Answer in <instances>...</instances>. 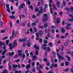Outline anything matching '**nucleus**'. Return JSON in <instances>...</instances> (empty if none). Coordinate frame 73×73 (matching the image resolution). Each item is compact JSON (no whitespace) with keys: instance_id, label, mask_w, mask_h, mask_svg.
I'll return each instance as SVG.
<instances>
[{"instance_id":"nucleus-1","label":"nucleus","mask_w":73,"mask_h":73,"mask_svg":"<svg viewBox=\"0 0 73 73\" xmlns=\"http://www.w3.org/2000/svg\"><path fill=\"white\" fill-rule=\"evenodd\" d=\"M45 31L46 33V35L48 36H46L45 37V39H46V40H48V38H49V37H50V34L49 33H48V32L50 31V29H49L48 30L47 29H46L45 30Z\"/></svg>"},{"instance_id":"nucleus-2","label":"nucleus","mask_w":73,"mask_h":73,"mask_svg":"<svg viewBox=\"0 0 73 73\" xmlns=\"http://www.w3.org/2000/svg\"><path fill=\"white\" fill-rule=\"evenodd\" d=\"M39 9H40V10L39 11V13L38 14H36V16H40V14L41 13H42V6H40L39 7Z\"/></svg>"},{"instance_id":"nucleus-3","label":"nucleus","mask_w":73,"mask_h":73,"mask_svg":"<svg viewBox=\"0 0 73 73\" xmlns=\"http://www.w3.org/2000/svg\"><path fill=\"white\" fill-rule=\"evenodd\" d=\"M47 16V14H44V18L42 19V21L43 22H45V21H47L48 19L46 17Z\"/></svg>"},{"instance_id":"nucleus-4","label":"nucleus","mask_w":73,"mask_h":73,"mask_svg":"<svg viewBox=\"0 0 73 73\" xmlns=\"http://www.w3.org/2000/svg\"><path fill=\"white\" fill-rule=\"evenodd\" d=\"M57 56L59 60H60V59H62V60H65V59H64V57H63L62 56L60 55L59 53L57 54Z\"/></svg>"},{"instance_id":"nucleus-5","label":"nucleus","mask_w":73,"mask_h":73,"mask_svg":"<svg viewBox=\"0 0 73 73\" xmlns=\"http://www.w3.org/2000/svg\"><path fill=\"white\" fill-rule=\"evenodd\" d=\"M58 66L57 64H52L50 66V68L52 69L53 67H56Z\"/></svg>"},{"instance_id":"nucleus-6","label":"nucleus","mask_w":73,"mask_h":73,"mask_svg":"<svg viewBox=\"0 0 73 73\" xmlns=\"http://www.w3.org/2000/svg\"><path fill=\"white\" fill-rule=\"evenodd\" d=\"M69 16H70V17H71V18H72V19H69L68 21H71V22L73 21V15H72L71 14H69Z\"/></svg>"},{"instance_id":"nucleus-7","label":"nucleus","mask_w":73,"mask_h":73,"mask_svg":"<svg viewBox=\"0 0 73 73\" xmlns=\"http://www.w3.org/2000/svg\"><path fill=\"white\" fill-rule=\"evenodd\" d=\"M15 34V31L13 30L12 32V36H10L9 38L10 40H11L12 38L13 37H14L15 36L14 35Z\"/></svg>"},{"instance_id":"nucleus-8","label":"nucleus","mask_w":73,"mask_h":73,"mask_svg":"<svg viewBox=\"0 0 73 73\" xmlns=\"http://www.w3.org/2000/svg\"><path fill=\"white\" fill-rule=\"evenodd\" d=\"M25 6V4L24 3H23L21 4V5H20L19 7V10H20V9L21 8H23V7H24Z\"/></svg>"},{"instance_id":"nucleus-9","label":"nucleus","mask_w":73,"mask_h":73,"mask_svg":"<svg viewBox=\"0 0 73 73\" xmlns=\"http://www.w3.org/2000/svg\"><path fill=\"white\" fill-rule=\"evenodd\" d=\"M23 52V51L21 50H18V53H19L18 55L20 57L21 56V54H22V52Z\"/></svg>"},{"instance_id":"nucleus-10","label":"nucleus","mask_w":73,"mask_h":73,"mask_svg":"<svg viewBox=\"0 0 73 73\" xmlns=\"http://www.w3.org/2000/svg\"><path fill=\"white\" fill-rule=\"evenodd\" d=\"M51 5L49 3V6L50 7V12H51V14H52V13H54V12H53V11H52V9L51 8Z\"/></svg>"},{"instance_id":"nucleus-11","label":"nucleus","mask_w":73,"mask_h":73,"mask_svg":"<svg viewBox=\"0 0 73 73\" xmlns=\"http://www.w3.org/2000/svg\"><path fill=\"white\" fill-rule=\"evenodd\" d=\"M39 33L40 36H42L43 35V31L42 30H40L39 31Z\"/></svg>"},{"instance_id":"nucleus-12","label":"nucleus","mask_w":73,"mask_h":73,"mask_svg":"<svg viewBox=\"0 0 73 73\" xmlns=\"http://www.w3.org/2000/svg\"><path fill=\"white\" fill-rule=\"evenodd\" d=\"M13 45L14 46H17V43L16 42V40H15L13 42Z\"/></svg>"},{"instance_id":"nucleus-13","label":"nucleus","mask_w":73,"mask_h":73,"mask_svg":"<svg viewBox=\"0 0 73 73\" xmlns=\"http://www.w3.org/2000/svg\"><path fill=\"white\" fill-rule=\"evenodd\" d=\"M30 31L31 32V34H34V32L33 31V29L31 28H29Z\"/></svg>"},{"instance_id":"nucleus-14","label":"nucleus","mask_w":73,"mask_h":73,"mask_svg":"<svg viewBox=\"0 0 73 73\" xmlns=\"http://www.w3.org/2000/svg\"><path fill=\"white\" fill-rule=\"evenodd\" d=\"M31 42H30L28 41L27 44V46L28 47H30V46H31Z\"/></svg>"},{"instance_id":"nucleus-15","label":"nucleus","mask_w":73,"mask_h":73,"mask_svg":"<svg viewBox=\"0 0 73 73\" xmlns=\"http://www.w3.org/2000/svg\"><path fill=\"white\" fill-rule=\"evenodd\" d=\"M4 45V42H2L0 41V47L1 48H2V45Z\"/></svg>"},{"instance_id":"nucleus-16","label":"nucleus","mask_w":73,"mask_h":73,"mask_svg":"<svg viewBox=\"0 0 73 73\" xmlns=\"http://www.w3.org/2000/svg\"><path fill=\"white\" fill-rule=\"evenodd\" d=\"M60 19L59 18H57L56 21V22L57 23H60Z\"/></svg>"},{"instance_id":"nucleus-17","label":"nucleus","mask_w":73,"mask_h":73,"mask_svg":"<svg viewBox=\"0 0 73 73\" xmlns=\"http://www.w3.org/2000/svg\"><path fill=\"white\" fill-rule=\"evenodd\" d=\"M66 58H67V60L69 61H70V57L69 56L67 55H66Z\"/></svg>"},{"instance_id":"nucleus-18","label":"nucleus","mask_w":73,"mask_h":73,"mask_svg":"<svg viewBox=\"0 0 73 73\" xmlns=\"http://www.w3.org/2000/svg\"><path fill=\"white\" fill-rule=\"evenodd\" d=\"M7 49H6L3 51H2V55H4L5 54V53L7 52Z\"/></svg>"},{"instance_id":"nucleus-19","label":"nucleus","mask_w":73,"mask_h":73,"mask_svg":"<svg viewBox=\"0 0 73 73\" xmlns=\"http://www.w3.org/2000/svg\"><path fill=\"white\" fill-rule=\"evenodd\" d=\"M9 55L10 56H12V55H14V54H15V53L14 52H12L11 53L9 52Z\"/></svg>"},{"instance_id":"nucleus-20","label":"nucleus","mask_w":73,"mask_h":73,"mask_svg":"<svg viewBox=\"0 0 73 73\" xmlns=\"http://www.w3.org/2000/svg\"><path fill=\"white\" fill-rule=\"evenodd\" d=\"M31 67V65L30 64H28L26 66V69H29Z\"/></svg>"},{"instance_id":"nucleus-21","label":"nucleus","mask_w":73,"mask_h":73,"mask_svg":"<svg viewBox=\"0 0 73 73\" xmlns=\"http://www.w3.org/2000/svg\"><path fill=\"white\" fill-rule=\"evenodd\" d=\"M27 3L29 5H31V2L29 1V0H27L26 1Z\"/></svg>"},{"instance_id":"nucleus-22","label":"nucleus","mask_w":73,"mask_h":73,"mask_svg":"<svg viewBox=\"0 0 73 73\" xmlns=\"http://www.w3.org/2000/svg\"><path fill=\"white\" fill-rule=\"evenodd\" d=\"M34 46L35 48H36L37 50H39V47L37 46V45L35 44Z\"/></svg>"},{"instance_id":"nucleus-23","label":"nucleus","mask_w":73,"mask_h":73,"mask_svg":"<svg viewBox=\"0 0 73 73\" xmlns=\"http://www.w3.org/2000/svg\"><path fill=\"white\" fill-rule=\"evenodd\" d=\"M9 46L10 49H12V44L11 43H10L9 44Z\"/></svg>"},{"instance_id":"nucleus-24","label":"nucleus","mask_w":73,"mask_h":73,"mask_svg":"<svg viewBox=\"0 0 73 73\" xmlns=\"http://www.w3.org/2000/svg\"><path fill=\"white\" fill-rule=\"evenodd\" d=\"M48 26V24L47 23H45L44 24V27L45 28L47 27Z\"/></svg>"},{"instance_id":"nucleus-25","label":"nucleus","mask_w":73,"mask_h":73,"mask_svg":"<svg viewBox=\"0 0 73 73\" xmlns=\"http://www.w3.org/2000/svg\"><path fill=\"white\" fill-rule=\"evenodd\" d=\"M33 58L32 59V60H34L35 59H36L37 58V56H33Z\"/></svg>"},{"instance_id":"nucleus-26","label":"nucleus","mask_w":73,"mask_h":73,"mask_svg":"<svg viewBox=\"0 0 73 73\" xmlns=\"http://www.w3.org/2000/svg\"><path fill=\"white\" fill-rule=\"evenodd\" d=\"M49 45L50 46H51V47H52L53 46V44L52 42H50L49 43Z\"/></svg>"},{"instance_id":"nucleus-27","label":"nucleus","mask_w":73,"mask_h":73,"mask_svg":"<svg viewBox=\"0 0 73 73\" xmlns=\"http://www.w3.org/2000/svg\"><path fill=\"white\" fill-rule=\"evenodd\" d=\"M66 4V2H65V1H63V3L62 4V6H63V7H64V6Z\"/></svg>"},{"instance_id":"nucleus-28","label":"nucleus","mask_w":73,"mask_h":73,"mask_svg":"<svg viewBox=\"0 0 73 73\" xmlns=\"http://www.w3.org/2000/svg\"><path fill=\"white\" fill-rule=\"evenodd\" d=\"M56 5L57 7H59V6H60V2L58 1H57L56 3Z\"/></svg>"},{"instance_id":"nucleus-29","label":"nucleus","mask_w":73,"mask_h":73,"mask_svg":"<svg viewBox=\"0 0 73 73\" xmlns=\"http://www.w3.org/2000/svg\"><path fill=\"white\" fill-rule=\"evenodd\" d=\"M35 54H36V55H38V50H36L35 52Z\"/></svg>"},{"instance_id":"nucleus-30","label":"nucleus","mask_w":73,"mask_h":73,"mask_svg":"<svg viewBox=\"0 0 73 73\" xmlns=\"http://www.w3.org/2000/svg\"><path fill=\"white\" fill-rule=\"evenodd\" d=\"M65 31L64 29V28H62L61 29V32H62V33H64V32H65Z\"/></svg>"},{"instance_id":"nucleus-31","label":"nucleus","mask_w":73,"mask_h":73,"mask_svg":"<svg viewBox=\"0 0 73 73\" xmlns=\"http://www.w3.org/2000/svg\"><path fill=\"white\" fill-rule=\"evenodd\" d=\"M9 40H7L6 41V45H8V43H9Z\"/></svg>"},{"instance_id":"nucleus-32","label":"nucleus","mask_w":73,"mask_h":73,"mask_svg":"<svg viewBox=\"0 0 73 73\" xmlns=\"http://www.w3.org/2000/svg\"><path fill=\"white\" fill-rule=\"evenodd\" d=\"M66 29L67 30H69V29H70V27H68V26H67L66 27Z\"/></svg>"},{"instance_id":"nucleus-33","label":"nucleus","mask_w":73,"mask_h":73,"mask_svg":"<svg viewBox=\"0 0 73 73\" xmlns=\"http://www.w3.org/2000/svg\"><path fill=\"white\" fill-rule=\"evenodd\" d=\"M28 7L29 8H31L32 10H33V6H32V5H31L30 6H29V5Z\"/></svg>"},{"instance_id":"nucleus-34","label":"nucleus","mask_w":73,"mask_h":73,"mask_svg":"<svg viewBox=\"0 0 73 73\" xmlns=\"http://www.w3.org/2000/svg\"><path fill=\"white\" fill-rule=\"evenodd\" d=\"M46 46V44H44L43 46H41V48L42 49L44 48V46Z\"/></svg>"},{"instance_id":"nucleus-35","label":"nucleus","mask_w":73,"mask_h":73,"mask_svg":"<svg viewBox=\"0 0 73 73\" xmlns=\"http://www.w3.org/2000/svg\"><path fill=\"white\" fill-rule=\"evenodd\" d=\"M36 24L35 22H33L32 23V26H33V27L36 26Z\"/></svg>"},{"instance_id":"nucleus-36","label":"nucleus","mask_w":73,"mask_h":73,"mask_svg":"<svg viewBox=\"0 0 73 73\" xmlns=\"http://www.w3.org/2000/svg\"><path fill=\"white\" fill-rule=\"evenodd\" d=\"M17 67V64H13V68H16Z\"/></svg>"},{"instance_id":"nucleus-37","label":"nucleus","mask_w":73,"mask_h":73,"mask_svg":"<svg viewBox=\"0 0 73 73\" xmlns=\"http://www.w3.org/2000/svg\"><path fill=\"white\" fill-rule=\"evenodd\" d=\"M23 47H25L27 46V43L25 42L23 44Z\"/></svg>"},{"instance_id":"nucleus-38","label":"nucleus","mask_w":73,"mask_h":73,"mask_svg":"<svg viewBox=\"0 0 73 73\" xmlns=\"http://www.w3.org/2000/svg\"><path fill=\"white\" fill-rule=\"evenodd\" d=\"M60 37H61V38H63V39L66 38V36H64L62 35Z\"/></svg>"},{"instance_id":"nucleus-39","label":"nucleus","mask_w":73,"mask_h":73,"mask_svg":"<svg viewBox=\"0 0 73 73\" xmlns=\"http://www.w3.org/2000/svg\"><path fill=\"white\" fill-rule=\"evenodd\" d=\"M23 42H25L27 41V38H24L23 39Z\"/></svg>"},{"instance_id":"nucleus-40","label":"nucleus","mask_w":73,"mask_h":73,"mask_svg":"<svg viewBox=\"0 0 73 73\" xmlns=\"http://www.w3.org/2000/svg\"><path fill=\"white\" fill-rule=\"evenodd\" d=\"M47 5H48L47 4H46L45 5V8H44V12H45L46 11V9H45V8H47Z\"/></svg>"},{"instance_id":"nucleus-41","label":"nucleus","mask_w":73,"mask_h":73,"mask_svg":"<svg viewBox=\"0 0 73 73\" xmlns=\"http://www.w3.org/2000/svg\"><path fill=\"white\" fill-rule=\"evenodd\" d=\"M9 17L11 19H15V17L13 15H12V16L10 15Z\"/></svg>"},{"instance_id":"nucleus-42","label":"nucleus","mask_w":73,"mask_h":73,"mask_svg":"<svg viewBox=\"0 0 73 73\" xmlns=\"http://www.w3.org/2000/svg\"><path fill=\"white\" fill-rule=\"evenodd\" d=\"M35 11L36 12H37L38 11V8L37 7H36L35 9Z\"/></svg>"},{"instance_id":"nucleus-43","label":"nucleus","mask_w":73,"mask_h":73,"mask_svg":"<svg viewBox=\"0 0 73 73\" xmlns=\"http://www.w3.org/2000/svg\"><path fill=\"white\" fill-rule=\"evenodd\" d=\"M33 29L34 30L35 32H37V29L36 27H34L33 28Z\"/></svg>"},{"instance_id":"nucleus-44","label":"nucleus","mask_w":73,"mask_h":73,"mask_svg":"<svg viewBox=\"0 0 73 73\" xmlns=\"http://www.w3.org/2000/svg\"><path fill=\"white\" fill-rule=\"evenodd\" d=\"M1 73H8V72L6 70H5L4 71L2 72Z\"/></svg>"},{"instance_id":"nucleus-45","label":"nucleus","mask_w":73,"mask_h":73,"mask_svg":"<svg viewBox=\"0 0 73 73\" xmlns=\"http://www.w3.org/2000/svg\"><path fill=\"white\" fill-rule=\"evenodd\" d=\"M65 64L66 65H69V62L68 61H66Z\"/></svg>"},{"instance_id":"nucleus-46","label":"nucleus","mask_w":73,"mask_h":73,"mask_svg":"<svg viewBox=\"0 0 73 73\" xmlns=\"http://www.w3.org/2000/svg\"><path fill=\"white\" fill-rule=\"evenodd\" d=\"M35 70H36V68L34 67L32 70V71L33 72H35Z\"/></svg>"},{"instance_id":"nucleus-47","label":"nucleus","mask_w":73,"mask_h":73,"mask_svg":"<svg viewBox=\"0 0 73 73\" xmlns=\"http://www.w3.org/2000/svg\"><path fill=\"white\" fill-rule=\"evenodd\" d=\"M69 35V33H67L65 34V36L66 37V38L67 36H68Z\"/></svg>"},{"instance_id":"nucleus-48","label":"nucleus","mask_w":73,"mask_h":73,"mask_svg":"<svg viewBox=\"0 0 73 73\" xmlns=\"http://www.w3.org/2000/svg\"><path fill=\"white\" fill-rule=\"evenodd\" d=\"M51 32L52 33H55V30L54 29H52L51 30Z\"/></svg>"},{"instance_id":"nucleus-49","label":"nucleus","mask_w":73,"mask_h":73,"mask_svg":"<svg viewBox=\"0 0 73 73\" xmlns=\"http://www.w3.org/2000/svg\"><path fill=\"white\" fill-rule=\"evenodd\" d=\"M51 28H52V29H54L56 28V27L54 25H52L51 26Z\"/></svg>"},{"instance_id":"nucleus-50","label":"nucleus","mask_w":73,"mask_h":73,"mask_svg":"<svg viewBox=\"0 0 73 73\" xmlns=\"http://www.w3.org/2000/svg\"><path fill=\"white\" fill-rule=\"evenodd\" d=\"M9 69L10 70L11 69V68H12V66L11 65H9Z\"/></svg>"},{"instance_id":"nucleus-51","label":"nucleus","mask_w":73,"mask_h":73,"mask_svg":"<svg viewBox=\"0 0 73 73\" xmlns=\"http://www.w3.org/2000/svg\"><path fill=\"white\" fill-rule=\"evenodd\" d=\"M73 66H72V68H71L70 69V71L72 73H73Z\"/></svg>"},{"instance_id":"nucleus-52","label":"nucleus","mask_w":73,"mask_h":73,"mask_svg":"<svg viewBox=\"0 0 73 73\" xmlns=\"http://www.w3.org/2000/svg\"><path fill=\"white\" fill-rule=\"evenodd\" d=\"M39 27L41 29H43V28H44V26H43L40 25L39 26Z\"/></svg>"},{"instance_id":"nucleus-53","label":"nucleus","mask_w":73,"mask_h":73,"mask_svg":"<svg viewBox=\"0 0 73 73\" xmlns=\"http://www.w3.org/2000/svg\"><path fill=\"white\" fill-rule=\"evenodd\" d=\"M44 42L46 44H47L48 43V41L45 39L44 40Z\"/></svg>"},{"instance_id":"nucleus-54","label":"nucleus","mask_w":73,"mask_h":73,"mask_svg":"<svg viewBox=\"0 0 73 73\" xmlns=\"http://www.w3.org/2000/svg\"><path fill=\"white\" fill-rule=\"evenodd\" d=\"M40 5H41V3H40V2H38V3L37 4V6H40Z\"/></svg>"},{"instance_id":"nucleus-55","label":"nucleus","mask_w":73,"mask_h":73,"mask_svg":"<svg viewBox=\"0 0 73 73\" xmlns=\"http://www.w3.org/2000/svg\"><path fill=\"white\" fill-rule=\"evenodd\" d=\"M27 27L28 28H30V27H31V25L29 24V23L27 24Z\"/></svg>"},{"instance_id":"nucleus-56","label":"nucleus","mask_w":73,"mask_h":73,"mask_svg":"<svg viewBox=\"0 0 73 73\" xmlns=\"http://www.w3.org/2000/svg\"><path fill=\"white\" fill-rule=\"evenodd\" d=\"M42 39L41 38L39 39V42L40 43H42Z\"/></svg>"},{"instance_id":"nucleus-57","label":"nucleus","mask_w":73,"mask_h":73,"mask_svg":"<svg viewBox=\"0 0 73 73\" xmlns=\"http://www.w3.org/2000/svg\"><path fill=\"white\" fill-rule=\"evenodd\" d=\"M10 27H11V28L12 27V22H11L10 23Z\"/></svg>"},{"instance_id":"nucleus-58","label":"nucleus","mask_w":73,"mask_h":73,"mask_svg":"<svg viewBox=\"0 0 73 73\" xmlns=\"http://www.w3.org/2000/svg\"><path fill=\"white\" fill-rule=\"evenodd\" d=\"M46 64H47V66H50V64L49 62H47Z\"/></svg>"},{"instance_id":"nucleus-59","label":"nucleus","mask_w":73,"mask_h":73,"mask_svg":"<svg viewBox=\"0 0 73 73\" xmlns=\"http://www.w3.org/2000/svg\"><path fill=\"white\" fill-rule=\"evenodd\" d=\"M8 38V37L6 36L4 38L2 39L3 40H5L6 39H7Z\"/></svg>"},{"instance_id":"nucleus-60","label":"nucleus","mask_w":73,"mask_h":73,"mask_svg":"<svg viewBox=\"0 0 73 73\" xmlns=\"http://www.w3.org/2000/svg\"><path fill=\"white\" fill-rule=\"evenodd\" d=\"M9 4H6V7L7 9L9 8Z\"/></svg>"},{"instance_id":"nucleus-61","label":"nucleus","mask_w":73,"mask_h":73,"mask_svg":"<svg viewBox=\"0 0 73 73\" xmlns=\"http://www.w3.org/2000/svg\"><path fill=\"white\" fill-rule=\"evenodd\" d=\"M25 23H22L21 25L23 27H24V26H25Z\"/></svg>"},{"instance_id":"nucleus-62","label":"nucleus","mask_w":73,"mask_h":73,"mask_svg":"<svg viewBox=\"0 0 73 73\" xmlns=\"http://www.w3.org/2000/svg\"><path fill=\"white\" fill-rule=\"evenodd\" d=\"M53 7L54 9H57V8H56L55 6V5H54V4H53Z\"/></svg>"},{"instance_id":"nucleus-63","label":"nucleus","mask_w":73,"mask_h":73,"mask_svg":"<svg viewBox=\"0 0 73 73\" xmlns=\"http://www.w3.org/2000/svg\"><path fill=\"white\" fill-rule=\"evenodd\" d=\"M35 22L36 23H38V20L37 19H36L35 20Z\"/></svg>"},{"instance_id":"nucleus-64","label":"nucleus","mask_w":73,"mask_h":73,"mask_svg":"<svg viewBox=\"0 0 73 73\" xmlns=\"http://www.w3.org/2000/svg\"><path fill=\"white\" fill-rule=\"evenodd\" d=\"M64 45L65 46H68V44L67 42H65L64 43Z\"/></svg>"}]
</instances>
